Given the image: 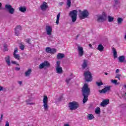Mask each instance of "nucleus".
Instances as JSON below:
<instances>
[{
    "mask_svg": "<svg viewBox=\"0 0 126 126\" xmlns=\"http://www.w3.org/2000/svg\"><path fill=\"white\" fill-rule=\"evenodd\" d=\"M82 93L84 98L83 99V104H85L88 101V96L90 95V88L87 84H84L82 88Z\"/></svg>",
    "mask_w": 126,
    "mask_h": 126,
    "instance_id": "obj_1",
    "label": "nucleus"
},
{
    "mask_svg": "<svg viewBox=\"0 0 126 126\" xmlns=\"http://www.w3.org/2000/svg\"><path fill=\"white\" fill-rule=\"evenodd\" d=\"M45 30L47 35H48L47 39L49 41H52L53 36H52V32H53V28L51 26L46 25L45 26Z\"/></svg>",
    "mask_w": 126,
    "mask_h": 126,
    "instance_id": "obj_2",
    "label": "nucleus"
},
{
    "mask_svg": "<svg viewBox=\"0 0 126 126\" xmlns=\"http://www.w3.org/2000/svg\"><path fill=\"white\" fill-rule=\"evenodd\" d=\"M79 106V104H78V102L76 101L71 102L68 104V107L70 111H74L75 110H76V109L78 108Z\"/></svg>",
    "mask_w": 126,
    "mask_h": 126,
    "instance_id": "obj_3",
    "label": "nucleus"
},
{
    "mask_svg": "<svg viewBox=\"0 0 126 126\" xmlns=\"http://www.w3.org/2000/svg\"><path fill=\"white\" fill-rule=\"evenodd\" d=\"M69 15L71 18L72 22L73 23L75 22L77 18V11L76 10L71 11L69 13Z\"/></svg>",
    "mask_w": 126,
    "mask_h": 126,
    "instance_id": "obj_4",
    "label": "nucleus"
},
{
    "mask_svg": "<svg viewBox=\"0 0 126 126\" xmlns=\"http://www.w3.org/2000/svg\"><path fill=\"white\" fill-rule=\"evenodd\" d=\"M43 106L44 111H48L49 104H48V96L44 95L43 99Z\"/></svg>",
    "mask_w": 126,
    "mask_h": 126,
    "instance_id": "obj_5",
    "label": "nucleus"
},
{
    "mask_svg": "<svg viewBox=\"0 0 126 126\" xmlns=\"http://www.w3.org/2000/svg\"><path fill=\"white\" fill-rule=\"evenodd\" d=\"M84 76L87 82L92 81V74L89 71H85L84 73Z\"/></svg>",
    "mask_w": 126,
    "mask_h": 126,
    "instance_id": "obj_6",
    "label": "nucleus"
},
{
    "mask_svg": "<svg viewBox=\"0 0 126 126\" xmlns=\"http://www.w3.org/2000/svg\"><path fill=\"white\" fill-rule=\"evenodd\" d=\"M106 16L107 15L106 14V13L103 12L102 15H98L97 16V21H98V22H103V21L106 20Z\"/></svg>",
    "mask_w": 126,
    "mask_h": 126,
    "instance_id": "obj_7",
    "label": "nucleus"
},
{
    "mask_svg": "<svg viewBox=\"0 0 126 126\" xmlns=\"http://www.w3.org/2000/svg\"><path fill=\"white\" fill-rule=\"evenodd\" d=\"M5 8L7 9L10 14H13L15 10L12 7L10 4H6L5 5Z\"/></svg>",
    "mask_w": 126,
    "mask_h": 126,
    "instance_id": "obj_8",
    "label": "nucleus"
},
{
    "mask_svg": "<svg viewBox=\"0 0 126 126\" xmlns=\"http://www.w3.org/2000/svg\"><path fill=\"white\" fill-rule=\"evenodd\" d=\"M50 65L51 64H50V63H49L48 61H44L39 65V68H40V69H42V68H44V67H49Z\"/></svg>",
    "mask_w": 126,
    "mask_h": 126,
    "instance_id": "obj_9",
    "label": "nucleus"
},
{
    "mask_svg": "<svg viewBox=\"0 0 126 126\" xmlns=\"http://www.w3.org/2000/svg\"><path fill=\"white\" fill-rule=\"evenodd\" d=\"M89 15V13L88 12V11L85 10L81 12L80 14V18L81 19H84V18H86Z\"/></svg>",
    "mask_w": 126,
    "mask_h": 126,
    "instance_id": "obj_10",
    "label": "nucleus"
},
{
    "mask_svg": "<svg viewBox=\"0 0 126 126\" xmlns=\"http://www.w3.org/2000/svg\"><path fill=\"white\" fill-rule=\"evenodd\" d=\"M22 30V27H21L19 25L17 26L14 30L15 34L16 35V36H18L19 35H20V33H21V31Z\"/></svg>",
    "mask_w": 126,
    "mask_h": 126,
    "instance_id": "obj_11",
    "label": "nucleus"
},
{
    "mask_svg": "<svg viewBox=\"0 0 126 126\" xmlns=\"http://www.w3.org/2000/svg\"><path fill=\"white\" fill-rule=\"evenodd\" d=\"M48 8L49 6H48V3L46 2H43L40 5V9L42 11H46Z\"/></svg>",
    "mask_w": 126,
    "mask_h": 126,
    "instance_id": "obj_12",
    "label": "nucleus"
},
{
    "mask_svg": "<svg viewBox=\"0 0 126 126\" xmlns=\"http://www.w3.org/2000/svg\"><path fill=\"white\" fill-rule=\"evenodd\" d=\"M78 54L79 57H82L84 55V51H83V47L81 46H78Z\"/></svg>",
    "mask_w": 126,
    "mask_h": 126,
    "instance_id": "obj_13",
    "label": "nucleus"
},
{
    "mask_svg": "<svg viewBox=\"0 0 126 126\" xmlns=\"http://www.w3.org/2000/svg\"><path fill=\"white\" fill-rule=\"evenodd\" d=\"M110 103V100L109 99H104L103 100V101L101 103L100 106L101 107H105L107 106Z\"/></svg>",
    "mask_w": 126,
    "mask_h": 126,
    "instance_id": "obj_14",
    "label": "nucleus"
},
{
    "mask_svg": "<svg viewBox=\"0 0 126 126\" xmlns=\"http://www.w3.org/2000/svg\"><path fill=\"white\" fill-rule=\"evenodd\" d=\"M88 64V61L85 60L83 61V63L82 64V67L83 69H84L86 68V67H87Z\"/></svg>",
    "mask_w": 126,
    "mask_h": 126,
    "instance_id": "obj_15",
    "label": "nucleus"
},
{
    "mask_svg": "<svg viewBox=\"0 0 126 126\" xmlns=\"http://www.w3.org/2000/svg\"><path fill=\"white\" fill-rule=\"evenodd\" d=\"M5 61L7 64V65H8L9 66H10V64H11V63H10V57H9V56H7L5 58Z\"/></svg>",
    "mask_w": 126,
    "mask_h": 126,
    "instance_id": "obj_16",
    "label": "nucleus"
},
{
    "mask_svg": "<svg viewBox=\"0 0 126 126\" xmlns=\"http://www.w3.org/2000/svg\"><path fill=\"white\" fill-rule=\"evenodd\" d=\"M110 87H106L102 90L100 91V93H106L108 91H110Z\"/></svg>",
    "mask_w": 126,
    "mask_h": 126,
    "instance_id": "obj_17",
    "label": "nucleus"
},
{
    "mask_svg": "<svg viewBox=\"0 0 126 126\" xmlns=\"http://www.w3.org/2000/svg\"><path fill=\"white\" fill-rule=\"evenodd\" d=\"M56 70L57 73H58L59 74H62V73H63V67H56Z\"/></svg>",
    "mask_w": 126,
    "mask_h": 126,
    "instance_id": "obj_18",
    "label": "nucleus"
},
{
    "mask_svg": "<svg viewBox=\"0 0 126 126\" xmlns=\"http://www.w3.org/2000/svg\"><path fill=\"white\" fill-rule=\"evenodd\" d=\"M32 72V69H31V68H29L25 72V76L28 77V76H30V74H31Z\"/></svg>",
    "mask_w": 126,
    "mask_h": 126,
    "instance_id": "obj_19",
    "label": "nucleus"
},
{
    "mask_svg": "<svg viewBox=\"0 0 126 126\" xmlns=\"http://www.w3.org/2000/svg\"><path fill=\"white\" fill-rule=\"evenodd\" d=\"M112 52L113 53V57L114 59H117V58H118V53L117 52V50H116L115 48H113Z\"/></svg>",
    "mask_w": 126,
    "mask_h": 126,
    "instance_id": "obj_20",
    "label": "nucleus"
},
{
    "mask_svg": "<svg viewBox=\"0 0 126 126\" xmlns=\"http://www.w3.org/2000/svg\"><path fill=\"white\" fill-rule=\"evenodd\" d=\"M119 61L120 63H126V58L124 56H120L119 57Z\"/></svg>",
    "mask_w": 126,
    "mask_h": 126,
    "instance_id": "obj_21",
    "label": "nucleus"
},
{
    "mask_svg": "<svg viewBox=\"0 0 126 126\" xmlns=\"http://www.w3.org/2000/svg\"><path fill=\"white\" fill-rule=\"evenodd\" d=\"M94 118L95 117H94V115H93V114H89L87 115V120H88V121H92V120H94Z\"/></svg>",
    "mask_w": 126,
    "mask_h": 126,
    "instance_id": "obj_22",
    "label": "nucleus"
},
{
    "mask_svg": "<svg viewBox=\"0 0 126 126\" xmlns=\"http://www.w3.org/2000/svg\"><path fill=\"white\" fill-rule=\"evenodd\" d=\"M18 9L21 12L24 13L26 11V7L20 6L18 8Z\"/></svg>",
    "mask_w": 126,
    "mask_h": 126,
    "instance_id": "obj_23",
    "label": "nucleus"
},
{
    "mask_svg": "<svg viewBox=\"0 0 126 126\" xmlns=\"http://www.w3.org/2000/svg\"><path fill=\"white\" fill-rule=\"evenodd\" d=\"M63 58H64V54L63 53H58L57 55V59L58 60H62V59H63Z\"/></svg>",
    "mask_w": 126,
    "mask_h": 126,
    "instance_id": "obj_24",
    "label": "nucleus"
},
{
    "mask_svg": "<svg viewBox=\"0 0 126 126\" xmlns=\"http://www.w3.org/2000/svg\"><path fill=\"white\" fill-rule=\"evenodd\" d=\"M97 50L99 52H102V51H104V46L102 44H99L97 47Z\"/></svg>",
    "mask_w": 126,
    "mask_h": 126,
    "instance_id": "obj_25",
    "label": "nucleus"
},
{
    "mask_svg": "<svg viewBox=\"0 0 126 126\" xmlns=\"http://www.w3.org/2000/svg\"><path fill=\"white\" fill-rule=\"evenodd\" d=\"M32 98H30L28 100H27L26 102H27V104L28 105H35V103L34 102H32Z\"/></svg>",
    "mask_w": 126,
    "mask_h": 126,
    "instance_id": "obj_26",
    "label": "nucleus"
},
{
    "mask_svg": "<svg viewBox=\"0 0 126 126\" xmlns=\"http://www.w3.org/2000/svg\"><path fill=\"white\" fill-rule=\"evenodd\" d=\"M95 113L96 115H100V114H101V109L100 107H96L95 108Z\"/></svg>",
    "mask_w": 126,
    "mask_h": 126,
    "instance_id": "obj_27",
    "label": "nucleus"
},
{
    "mask_svg": "<svg viewBox=\"0 0 126 126\" xmlns=\"http://www.w3.org/2000/svg\"><path fill=\"white\" fill-rule=\"evenodd\" d=\"M60 17H61V13H59L57 15L56 24H57V25L60 22Z\"/></svg>",
    "mask_w": 126,
    "mask_h": 126,
    "instance_id": "obj_28",
    "label": "nucleus"
},
{
    "mask_svg": "<svg viewBox=\"0 0 126 126\" xmlns=\"http://www.w3.org/2000/svg\"><path fill=\"white\" fill-rule=\"evenodd\" d=\"M111 82L115 85H119L120 84V82H118L117 80H111Z\"/></svg>",
    "mask_w": 126,
    "mask_h": 126,
    "instance_id": "obj_29",
    "label": "nucleus"
},
{
    "mask_svg": "<svg viewBox=\"0 0 126 126\" xmlns=\"http://www.w3.org/2000/svg\"><path fill=\"white\" fill-rule=\"evenodd\" d=\"M57 53V49L55 48H51V51H50V54L51 55H54V54H56Z\"/></svg>",
    "mask_w": 126,
    "mask_h": 126,
    "instance_id": "obj_30",
    "label": "nucleus"
},
{
    "mask_svg": "<svg viewBox=\"0 0 126 126\" xmlns=\"http://www.w3.org/2000/svg\"><path fill=\"white\" fill-rule=\"evenodd\" d=\"M14 58L16 59V60H18V61H19L20 59V56L19 55V54H13Z\"/></svg>",
    "mask_w": 126,
    "mask_h": 126,
    "instance_id": "obj_31",
    "label": "nucleus"
},
{
    "mask_svg": "<svg viewBox=\"0 0 126 126\" xmlns=\"http://www.w3.org/2000/svg\"><path fill=\"white\" fill-rule=\"evenodd\" d=\"M55 67H61V61H58L56 62Z\"/></svg>",
    "mask_w": 126,
    "mask_h": 126,
    "instance_id": "obj_32",
    "label": "nucleus"
},
{
    "mask_svg": "<svg viewBox=\"0 0 126 126\" xmlns=\"http://www.w3.org/2000/svg\"><path fill=\"white\" fill-rule=\"evenodd\" d=\"M114 21V17L108 16V22H113Z\"/></svg>",
    "mask_w": 126,
    "mask_h": 126,
    "instance_id": "obj_33",
    "label": "nucleus"
},
{
    "mask_svg": "<svg viewBox=\"0 0 126 126\" xmlns=\"http://www.w3.org/2000/svg\"><path fill=\"white\" fill-rule=\"evenodd\" d=\"M51 50H52V48H51L50 47H46V53H48L49 54H50Z\"/></svg>",
    "mask_w": 126,
    "mask_h": 126,
    "instance_id": "obj_34",
    "label": "nucleus"
},
{
    "mask_svg": "<svg viewBox=\"0 0 126 126\" xmlns=\"http://www.w3.org/2000/svg\"><path fill=\"white\" fill-rule=\"evenodd\" d=\"M66 4H67V6H68L69 7H70V5H71V0H67Z\"/></svg>",
    "mask_w": 126,
    "mask_h": 126,
    "instance_id": "obj_35",
    "label": "nucleus"
},
{
    "mask_svg": "<svg viewBox=\"0 0 126 126\" xmlns=\"http://www.w3.org/2000/svg\"><path fill=\"white\" fill-rule=\"evenodd\" d=\"M122 21H123V19L122 18H118L117 19V22L118 24H121Z\"/></svg>",
    "mask_w": 126,
    "mask_h": 126,
    "instance_id": "obj_36",
    "label": "nucleus"
},
{
    "mask_svg": "<svg viewBox=\"0 0 126 126\" xmlns=\"http://www.w3.org/2000/svg\"><path fill=\"white\" fill-rule=\"evenodd\" d=\"M122 76V75L121 74H117L116 76V78H118L119 80H121V78L120 77Z\"/></svg>",
    "mask_w": 126,
    "mask_h": 126,
    "instance_id": "obj_37",
    "label": "nucleus"
},
{
    "mask_svg": "<svg viewBox=\"0 0 126 126\" xmlns=\"http://www.w3.org/2000/svg\"><path fill=\"white\" fill-rule=\"evenodd\" d=\"M11 63L13 64H16V65H19V64H18V63H17V62H16V61H12L11 62Z\"/></svg>",
    "mask_w": 126,
    "mask_h": 126,
    "instance_id": "obj_38",
    "label": "nucleus"
},
{
    "mask_svg": "<svg viewBox=\"0 0 126 126\" xmlns=\"http://www.w3.org/2000/svg\"><path fill=\"white\" fill-rule=\"evenodd\" d=\"M96 85H97V86L100 87L101 86V85H103V83L102 82H96Z\"/></svg>",
    "mask_w": 126,
    "mask_h": 126,
    "instance_id": "obj_39",
    "label": "nucleus"
},
{
    "mask_svg": "<svg viewBox=\"0 0 126 126\" xmlns=\"http://www.w3.org/2000/svg\"><path fill=\"white\" fill-rule=\"evenodd\" d=\"M24 48H25V46L24 45H21L20 46V49L21 50H24Z\"/></svg>",
    "mask_w": 126,
    "mask_h": 126,
    "instance_id": "obj_40",
    "label": "nucleus"
},
{
    "mask_svg": "<svg viewBox=\"0 0 126 126\" xmlns=\"http://www.w3.org/2000/svg\"><path fill=\"white\" fill-rule=\"evenodd\" d=\"M17 52H18V50L17 49V48H15L14 49L13 55L16 54V53H17Z\"/></svg>",
    "mask_w": 126,
    "mask_h": 126,
    "instance_id": "obj_41",
    "label": "nucleus"
},
{
    "mask_svg": "<svg viewBox=\"0 0 126 126\" xmlns=\"http://www.w3.org/2000/svg\"><path fill=\"white\" fill-rule=\"evenodd\" d=\"M115 5H117L120 3L119 0H115Z\"/></svg>",
    "mask_w": 126,
    "mask_h": 126,
    "instance_id": "obj_42",
    "label": "nucleus"
},
{
    "mask_svg": "<svg viewBox=\"0 0 126 126\" xmlns=\"http://www.w3.org/2000/svg\"><path fill=\"white\" fill-rule=\"evenodd\" d=\"M70 80H71V78H67L66 79V83H69V81H70Z\"/></svg>",
    "mask_w": 126,
    "mask_h": 126,
    "instance_id": "obj_43",
    "label": "nucleus"
},
{
    "mask_svg": "<svg viewBox=\"0 0 126 126\" xmlns=\"http://www.w3.org/2000/svg\"><path fill=\"white\" fill-rule=\"evenodd\" d=\"M3 117V114H0V122H1V121H2Z\"/></svg>",
    "mask_w": 126,
    "mask_h": 126,
    "instance_id": "obj_44",
    "label": "nucleus"
},
{
    "mask_svg": "<svg viewBox=\"0 0 126 126\" xmlns=\"http://www.w3.org/2000/svg\"><path fill=\"white\" fill-rule=\"evenodd\" d=\"M22 81H18V83L19 85H22Z\"/></svg>",
    "mask_w": 126,
    "mask_h": 126,
    "instance_id": "obj_45",
    "label": "nucleus"
},
{
    "mask_svg": "<svg viewBox=\"0 0 126 126\" xmlns=\"http://www.w3.org/2000/svg\"><path fill=\"white\" fill-rule=\"evenodd\" d=\"M26 42L27 43H28V44H30V39L28 38L26 39Z\"/></svg>",
    "mask_w": 126,
    "mask_h": 126,
    "instance_id": "obj_46",
    "label": "nucleus"
},
{
    "mask_svg": "<svg viewBox=\"0 0 126 126\" xmlns=\"http://www.w3.org/2000/svg\"><path fill=\"white\" fill-rule=\"evenodd\" d=\"M5 126H9V123H8V121L6 122Z\"/></svg>",
    "mask_w": 126,
    "mask_h": 126,
    "instance_id": "obj_47",
    "label": "nucleus"
},
{
    "mask_svg": "<svg viewBox=\"0 0 126 126\" xmlns=\"http://www.w3.org/2000/svg\"><path fill=\"white\" fill-rule=\"evenodd\" d=\"M15 70H20V67H16L15 68Z\"/></svg>",
    "mask_w": 126,
    "mask_h": 126,
    "instance_id": "obj_48",
    "label": "nucleus"
},
{
    "mask_svg": "<svg viewBox=\"0 0 126 126\" xmlns=\"http://www.w3.org/2000/svg\"><path fill=\"white\" fill-rule=\"evenodd\" d=\"M119 72H120V69H117L116 70V73H119Z\"/></svg>",
    "mask_w": 126,
    "mask_h": 126,
    "instance_id": "obj_49",
    "label": "nucleus"
},
{
    "mask_svg": "<svg viewBox=\"0 0 126 126\" xmlns=\"http://www.w3.org/2000/svg\"><path fill=\"white\" fill-rule=\"evenodd\" d=\"M2 89H3V88H2L1 86H0V91H2Z\"/></svg>",
    "mask_w": 126,
    "mask_h": 126,
    "instance_id": "obj_50",
    "label": "nucleus"
},
{
    "mask_svg": "<svg viewBox=\"0 0 126 126\" xmlns=\"http://www.w3.org/2000/svg\"><path fill=\"white\" fill-rule=\"evenodd\" d=\"M2 4H1V2H0V9H1V6H2Z\"/></svg>",
    "mask_w": 126,
    "mask_h": 126,
    "instance_id": "obj_51",
    "label": "nucleus"
},
{
    "mask_svg": "<svg viewBox=\"0 0 126 126\" xmlns=\"http://www.w3.org/2000/svg\"><path fill=\"white\" fill-rule=\"evenodd\" d=\"M59 4L60 5H63V2H62L60 3Z\"/></svg>",
    "mask_w": 126,
    "mask_h": 126,
    "instance_id": "obj_52",
    "label": "nucleus"
},
{
    "mask_svg": "<svg viewBox=\"0 0 126 126\" xmlns=\"http://www.w3.org/2000/svg\"><path fill=\"white\" fill-rule=\"evenodd\" d=\"M89 46L90 48H92V45H91V44H89Z\"/></svg>",
    "mask_w": 126,
    "mask_h": 126,
    "instance_id": "obj_53",
    "label": "nucleus"
},
{
    "mask_svg": "<svg viewBox=\"0 0 126 126\" xmlns=\"http://www.w3.org/2000/svg\"><path fill=\"white\" fill-rule=\"evenodd\" d=\"M64 126H69V125H68V124H64Z\"/></svg>",
    "mask_w": 126,
    "mask_h": 126,
    "instance_id": "obj_54",
    "label": "nucleus"
},
{
    "mask_svg": "<svg viewBox=\"0 0 126 126\" xmlns=\"http://www.w3.org/2000/svg\"><path fill=\"white\" fill-rule=\"evenodd\" d=\"M105 75H108V73H105Z\"/></svg>",
    "mask_w": 126,
    "mask_h": 126,
    "instance_id": "obj_55",
    "label": "nucleus"
}]
</instances>
